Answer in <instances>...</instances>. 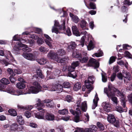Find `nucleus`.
Listing matches in <instances>:
<instances>
[{"mask_svg":"<svg viewBox=\"0 0 132 132\" xmlns=\"http://www.w3.org/2000/svg\"><path fill=\"white\" fill-rule=\"evenodd\" d=\"M33 85L35 86H31L29 88H26L24 90V94H37L40 91L42 87L37 82H35L33 83Z\"/></svg>","mask_w":132,"mask_h":132,"instance_id":"1","label":"nucleus"},{"mask_svg":"<svg viewBox=\"0 0 132 132\" xmlns=\"http://www.w3.org/2000/svg\"><path fill=\"white\" fill-rule=\"evenodd\" d=\"M104 92L111 99L112 101L115 103H117V98L115 96V93L112 91V87L111 85H108V88H104Z\"/></svg>","mask_w":132,"mask_h":132,"instance_id":"2","label":"nucleus"},{"mask_svg":"<svg viewBox=\"0 0 132 132\" xmlns=\"http://www.w3.org/2000/svg\"><path fill=\"white\" fill-rule=\"evenodd\" d=\"M72 56L74 58H79V61L82 63H87L88 60V57L87 56L82 58L81 54L76 51H73Z\"/></svg>","mask_w":132,"mask_h":132,"instance_id":"3","label":"nucleus"},{"mask_svg":"<svg viewBox=\"0 0 132 132\" xmlns=\"http://www.w3.org/2000/svg\"><path fill=\"white\" fill-rule=\"evenodd\" d=\"M107 120L109 122L112 123L116 127H118L119 126V122L118 120L115 118L114 116L112 114H109L107 117Z\"/></svg>","mask_w":132,"mask_h":132,"instance_id":"4","label":"nucleus"},{"mask_svg":"<svg viewBox=\"0 0 132 132\" xmlns=\"http://www.w3.org/2000/svg\"><path fill=\"white\" fill-rule=\"evenodd\" d=\"M87 64L89 67H94L95 69L98 68L100 65L99 63L95 59L92 58L89 60L87 62Z\"/></svg>","mask_w":132,"mask_h":132,"instance_id":"5","label":"nucleus"},{"mask_svg":"<svg viewBox=\"0 0 132 132\" xmlns=\"http://www.w3.org/2000/svg\"><path fill=\"white\" fill-rule=\"evenodd\" d=\"M16 46H17L18 47L16 48L15 47L14 48V49L17 51H18L20 49V47H23L22 49V50L26 52H28V46L25 44L22 43L21 42H19L16 43Z\"/></svg>","mask_w":132,"mask_h":132,"instance_id":"6","label":"nucleus"},{"mask_svg":"<svg viewBox=\"0 0 132 132\" xmlns=\"http://www.w3.org/2000/svg\"><path fill=\"white\" fill-rule=\"evenodd\" d=\"M38 109L39 112L36 113L35 116L36 117L39 119H43L45 115V110L42 108H38Z\"/></svg>","mask_w":132,"mask_h":132,"instance_id":"7","label":"nucleus"},{"mask_svg":"<svg viewBox=\"0 0 132 132\" xmlns=\"http://www.w3.org/2000/svg\"><path fill=\"white\" fill-rule=\"evenodd\" d=\"M52 91H56L58 93L62 92L63 90V87L60 84L53 85L51 88Z\"/></svg>","mask_w":132,"mask_h":132,"instance_id":"8","label":"nucleus"},{"mask_svg":"<svg viewBox=\"0 0 132 132\" xmlns=\"http://www.w3.org/2000/svg\"><path fill=\"white\" fill-rule=\"evenodd\" d=\"M22 55L24 58L28 60L31 61L35 60V56L33 54L31 53H23Z\"/></svg>","mask_w":132,"mask_h":132,"instance_id":"9","label":"nucleus"},{"mask_svg":"<svg viewBox=\"0 0 132 132\" xmlns=\"http://www.w3.org/2000/svg\"><path fill=\"white\" fill-rule=\"evenodd\" d=\"M65 21L63 20V23L60 26L59 24V22L56 20H55L54 26L55 27H58L59 28L60 30H62L64 31L65 29Z\"/></svg>","mask_w":132,"mask_h":132,"instance_id":"10","label":"nucleus"},{"mask_svg":"<svg viewBox=\"0 0 132 132\" xmlns=\"http://www.w3.org/2000/svg\"><path fill=\"white\" fill-rule=\"evenodd\" d=\"M56 62L60 63L62 65L65 66V65L67 63L68 60V57H65L64 58L60 59L58 57Z\"/></svg>","mask_w":132,"mask_h":132,"instance_id":"11","label":"nucleus"},{"mask_svg":"<svg viewBox=\"0 0 132 132\" xmlns=\"http://www.w3.org/2000/svg\"><path fill=\"white\" fill-rule=\"evenodd\" d=\"M111 85V86L112 91V92L114 93H116V94H117V96L120 97H124V95L123 92H120L119 90L115 87H113L111 84L109 85Z\"/></svg>","mask_w":132,"mask_h":132,"instance_id":"12","label":"nucleus"},{"mask_svg":"<svg viewBox=\"0 0 132 132\" xmlns=\"http://www.w3.org/2000/svg\"><path fill=\"white\" fill-rule=\"evenodd\" d=\"M1 82L2 85L1 86V89L5 88L6 85H7L10 83L9 80L5 78H3L1 80Z\"/></svg>","mask_w":132,"mask_h":132,"instance_id":"13","label":"nucleus"},{"mask_svg":"<svg viewBox=\"0 0 132 132\" xmlns=\"http://www.w3.org/2000/svg\"><path fill=\"white\" fill-rule=\"evenodd\" d=\"M44 37L46 39H44V41L46 42L47 44L49 47L50 48H53V46L51 42L49 41L51 40V38L49 36L46 34H45L44 35Z\"/></svg>","mask_w":132,"mask_h":132,"instance_id":"14","label":"nucleus"},{"mask_svg":"<svg viewBox=\"0 0 132 132\" xmlns=\"http://www.w3.org/2000/svg\"><path fill=\"white\" fill-rule=\"evenodd\" d=\"M55 116L54 114L51 113H45L44 119L48 121L53 120L54 119Z\"/></svg>","mask_w":132,"mask_h":132,"instance_id":"15","label":"nucleus"},{"mask_svg":"<svg viewBox=\"0 0 132 132\" xmlns=\"http://www.w3.org/2000/svg\"><path fill=\"white\" fill-rule=\"evenodd\" d=\"M43 103H46V105L47 107L52 108L53 107L54 103L52 100L51 99H45L43 101Z\"/></svg>","mask_w":132,"mask_h":132,"instance_id":"16","label":"nucleus"},{"mask_svg":"<svg viewBox=\"0 0 132 132\" xmlns=\"http://www.w3.org/2000/svg\"><path fill=\"white\" fill-rule=\"evenodd\" d=\"M75 68L73 67L72 66H63L62 70L64 71H69V72H74L75 71Z\"/></svg>","mask_w":132,"mask_h":132,"instance_id":"17","label":"nucleus"},{"mask_svg":"<svg viewBox=\"0 0 132 132\" xmlns=\"http://www.w3.org/2000/svg\"><path fill=\"white\" fill-rule=\"evenodd\" d=\"M96 126H90L89 128H85V132H96Z\"/></svg>","mask_w":132,"mask_h":132,"instance_id":"18","label":"nucleus"},{"mask_svg":"<svg viewBox=\"0 0 132 132\" xmlns=\"http://www.w3.org/2000/svg\"><path fill=\"white\" fill-rule=\"evenodd\" d=\"M72 29L73 34L77 36H79L80 34L79 31L76 26H73L72 27Z\"/></svg>","mask_w":132,"mask_h":132,"instance_id":"19","label":"nucleus"},{"mask_svg":"<svg viewBox=\"0 0 132 132\" xmlns=\"http://www.w3.org/2000/svg\"><path fill=\"white\" fill-rule=\"evenodd\" d=\"M47 56L50 59H53L55 60L56 62L59 57L57 55L54 53V52H50L48 55Z\"/></svg>","mask_w":132,"mask_h":132,"instance_id":"20","label":"nucleus"},{"mask_svg":"<svg viewBox=\"0 0 132 132\" xmlns=\"http://www.w3.org/2000/svg\"><path fill=\"white\" fill-rule=\"evenodd\" d=\"M96 125V131L97 130L100 131H102L104 129V127L103 125L101 122H98L97 123Z\"/></svg>","mask_w":132,"mask_h":132,"instance_id":"21","label":"nucleus"},{"mask_svg":"<svg viewBox=\"0 0 132 132\" xmlns=\"http://www.w3.org/2000/svg\"><path fill=\"white\" fill-rule=\"evenodd\" d=\"M37 75H34V77L36 78H38V77L42 78L43 77V75L42 74V71L40 69H38L36 71Z\"/></svg>","mask_w":132,"mask_h":132,"instance_id":"22","label":"nucleus"},{"mask_svg":"<svg viewBox=\"0 0 132 132\" xmlns=\"http://www.w3.org/2000/svg\"><path fill=\"white\" fill-rule=\"evenodd\" d=\"M79 24L80 27L84 29H86V26L88 25L87 22L84 19L80 21Z\"/></svg>","mask_w":132,"mask_h":132,"instance_id":"23","label":"nucleus"},{"mask_svg":"<svg viewBox=\"0 0 132 132\" xmlns=\"http://www.w3.org/2000/svg\"><path fill=\"white\" fill-rule=\"evenodd\" d=\"M18 125L16 123H14L11 126L10 131L11 132H14L17 130Z\"/></svg>","mask_w":132,"mask_h":132,"instance_id":"24","label":"nucleus"},{"mask_svg":"<svg viewBox=\"0 0 132 132\" xmlns=\"http://www.w3.org/2000/svg\"><path fill=\"white\" fill-rule=\"evenodd\" d=\"M7 56H6V59L10 60V61L12 62H13L14 60V59L13 58V57L11 52L9 51H8L7 52Z\"/></svg>","mask_w":132,"mask_h":132,"instance_id":"25","label":"nucleus"},{"mask_svg":"<svg viewBox=\"0 0 132 132\" xmlns=\"http://www.w3.org/2000/svg\"><path fill=\"white\" fill-rule=\"evenodd\" d=\"M76 44L75 42H71L70 43V44L68 46V48L70 49L71 51H72L75 49L76 46Z\"/></svg>","mask_w":132,"mask_h":132,"instance_id":"26","label":"nucleus"},{"mask_svg":"<svg viewBox=\"0 0 132 132\" xmlns=\"http://www.w3.org/2000/svg\"><path fill=\"white\" fill-rule=\"evenodd\" d=\"M16 120L20 125H23L24 123V121L21 116H17Z\"/></svg>","mask_w":132,"mask_h":132,"instance_id":"27","label":"nucleus"},{"mask_svg":"<svg viewBox=\"0 0 132 132\" xmlns=\"http://www.w3.org/2000/svg\"><path fill=\"white\" fill-rule=\"evenodd\" d=\"M104 111L107 112L110 111L111 109L110 105L106 102L104 103Z\"/></svg>","mask_w":132,"mask_h":132,"instance_id":"28","label":"nucleus"},{"mask_svg":"<svg viewBox=\"0 0 132 132\" xmlns=\"http://www.w3.org/2000/svg\"><path fill=\"white\" fill-rule=\"evenodd\" d=\"M16 86L18 88L22 89L26 87V85L23 82H20L16 84Z\"/></svg>","mask_w":132,"mask_h":132,"instance_id":"29","label":"nucleus"},{"mask_svg":"<svg viewBox=\"0 0 132 132\" xmlns=\"http://www.w3.org/2000/svg\"><path fill=\"white\" fill-rule=\"evenodd\" d=\"M81 86V83L77 82L74 85L73 90L75 91H77L80 89Z\"/></svg>","mask_w":132,"mask_h":132,"instance_id":"30","label":"nucleus"},{"mask_svg":"<svg viewBox=\"0 0 132 132\" xmlns=\"http://www.w3.org/2000/svg\"><path fill=\"white\" fill-rule=\"evenodd\" d=\"M8 112L11 116H15L17 115L16 111L15 110L13 109H10L8 111Z\"/></svg>","mask_w":132,"mask_h":132,"instance_id":"31","label":"nucleus"},{"mask_svg":"<svg viewBox=\"0 0 132 132\" xmlns=\"http://www.w3.org/2000/svg\"><path fill=\"white\" fill-rule=\"evenodd\" d=\"M58 112L60 114L66 115L68 113V111L67 109H64L63 110H59Z\"/></svg>","mask_w":132,"mask_h":132,"instance_id":"32","label":"nucleus"},{"mask_svg":"<svg viewBox=\"0 0 132 132\" xmlns=\"http://www.w3.org/2000/svg\"><path fill=\"white\" fill-rule=\"evenodd\" d=\"M38 63L40 65L44 64L47 62V60L44 58H42L38 60L37 61Z\"/></svg>","mask_w":132,"mask_h":132,"instance_id":"33","label":"nucleus"},{"mask_svg":"<svg viewBox=\"0 0 132 132\" xmlns=\"http://www.w3.org/2000/svg\"><path fill=\"white\" fill-rule=\"evenodd\" d=\"M67 75L69 77H72L74 78H76L77 76V75L75 72H68L67 74Z\"/></svg>","mask_w":132,"mask_h":132,"instance_id":"34","label":"nucleus"},{"mask_svg":"<svg viewBox=\"0 0 132 132\" xmlns=\"http://www.w3.org/2000/svg\"><path fill=\"white\" fill-rule=\"evenodd\" d=\"M116 108L117 111L120 113L123 112H126L127 111L126 110V109H123L122 108L121 106H116Z\"/></svg>","mask_w":132,"mask_h":132,"instance_id":"35","label":"nucleus"},{"mask_svg":"<svg viewBox=\"0 0 132 132\" xmlns=\"http://www.w3.org/2000/svg\"><path fill=\"white\" fill-rule=\"evenodd\" d=\"M7 71L8 73L10 74V76H15V73H14V70L8 68Z\"/></svg>","mask_w":132,"mask_h":132,"instance_id":"36","label":"nucleus"},{"mask_svg":"<svg viewBox=\"0 0 132 132\" xmlns=\"http://www.w3.org/2000/svg\"><path fill=\"white\" fill-rule=\"evenodd\" d=\"M43 103H42L40 100L38 99L37 101V103L35 105V106L36 107L40 106V107L43 106Z\"/></svg>","mask_w":132,"mask_h":132,"instance_id":"37","label":"nucleus"},{"mask_svg":"<svg viewBox=\"0 0 132 132\" xmlns=\"http://www.w3.org/2000/svg\"><path fill=\"white\" fill-rule=\"evenodd\" d=\"M65 53V52L64 50L63 49H60L58 51L57 54L58 55L62 56L64 55Z\"/></svg>","mask_w":132,"mask_h":132,"instance_id":"38","label":"nucleus"},{"mask_svg":"<svg viewBox=\"0 0 132 132\" xmlns=\"http://www.w3.org/2000/svg\"><path fill=\"white\" fill-rule=\"evenodd\" d=\"M63 88H69L71 86V84L68 82H64L63 84Z\"/></svg>","mask_w":132,"mask_h":132,"instance_id":"39","label":"nucleus"},{"mask_svg":"<svg viewBox=\"0 0 132 132\" xmlns=\"http://www.w3.org/2000/svg\"><path fill=\"white\" fill-rule=\"evenodd\" d=\"M94 48V47L93 42L92 40H90L89 41V42L88 46V50H91L93 49Z\"/></svg>","mask_w":132,"mask_h":132,"instance_id":"40","label":"nucleus"},{"mask_svg":"<svg viewBox=\"0 0 132 132\" xmlns=\"http://www.w3.org/2000/svg\"><path fill=\"white\" fill-rule=\"evenodd\" d=\"M106 74L105 73H104L103 74L102 73H101L102 80L104 82H105L107 81V76H106Z\"/></svg>","mask_w":132,"mask_h":132,"instance_id":"41","label":"nucleus"},{"mask_svg":"<svg viewBox=\"0 0 132 132\" xmlns=\"http://www.w3.org/2000/svg\"><path fill=\"white\" fill-rule=\"evenodd\" d=\"M124 54L125 56L132 59V55L129 52L127 51H126L125 52Z\"/></svg>","mask_w":132,"mask_h":132,"instance_id":"42","label":"nucleus"},{"mask_svg":"<svg viewBox=\"0 0 132 132\" xmlns=\"http://www.w3.org/2000/svg\"><path fill=\"white\" fill-rule=\"evenodd\" d=\"M44 42L43 39L42 38H39V37L37 39V43L38 45H42Z\"/></svg>","mask_w":132,"mask_h":132,"instance_id":"43","label":"nucleus"},{"mask_svg":"<svg viewBox=\"0 0 132 132\" xmlns=\"http://www.w3.org/2000/svg\"><path fill=\"white\" fill-rule=\"evenodd\" d=\"M34 31L36 33L41 34L42 33V30L40 28H36L34 29Z\"/></svg>","mask_w":132,"mask_h":132,"instance_id":"44","label":"nucleus"},{"mask_svg":"<svg viewBox=\"0 0 132 132\" xmlns=\"http://www.w3.org/2000/svg\"><path fill=\"white\" fill-rule=\"evenodd\" d=\"M30 35L31 38L35 40H37L39 37L38 36L35 34L30 33Z\"/></svg>","mask_w":132,"mask_h":132,"instance_id":"45","label":"nucleus"},{"mask_svg":"<svg viewBox=\"0 0 132 132\" xmlns=\"http://www.w3.org/2000/svg\"><path fill=\"white\" fill-rule=\"evenodd\" d=\"M65 100L69 102L72 101V96L70 95H67L65 98Z\"/></svg>","mask_w":132,"mask_h":132,"instance_id":"46","label":"nucleus"},{"mask_svg":"<svg viewBox=\"0 0 132 132\" xmlns=\"http://www.w3.org/2000/svg\"><path fill=\"white\" fill-rule=\"evenodd\" d=\"M52 32H54L57 34L58 33H60L58 29L56 27L53 26L52 29Z\"/></svg>","mask_w":132,"mask_h":132,"instance_id":"47","label":"nucleus"},{"mask_svg":"<svg viewBox=\"0 0 132 132\" xmlns=\"http://www.w3.org/2000/svg\"><path fill=\"white\" fill-rule=\"evenodd\" d=\"M72 19L73 21L76 23H77L80 21V19L76 15L73 16Z\"/></svg>","mask_w":132,"mask_h":132,"instance_id":"48","label":"nucleus"},{"mask_svg":"<svg viewBox=\"0 0 132 132\" xmlns=\"http://www.w3.org/2000/svg\"><path fill=\"white\" fill-rule=\"evenodd\" d=\"M116 57L114 56H112L111 57L109 61V64H111L114 62L115 61L116 59Z\"/></svg>","mask_w":132,"mask_h":132,"instance_id":"49","label":"nucleus"},{"mask_svg":"<svg viewBox=\"0 0 132 132\" xmlns=\"http://www.w3.org/2000/svg\"><path fill=\"white\" fill-rule=\"evenodd\" d=\"M131 47V46H129L127 44L123 45V49L124 50H129L130 49Z\"/></svg>","mask_w":132,"mask_h":132,"instance_id":"50","label":"nucleus"},{"mask_svg":"<svg viewBox=\"0 0 132 132\" xmlns=\"http://www.w3.org/2000/svg\"><path fill=\"white\" fill-rule=\"evenodd\" d=\"M79 62L77 61L75 62H72L71 64V65L75 69L76 67L79 65Z\"/></svg>","mask_w":132,"mask_h":132,"instance_id":"51","label":"nucleus"},{"mask_svg":"<svg viewBox=\"0 0 132 132\" xmlns=\"http://www.w3.org/2000/svg\"><path fill=\"white\" fill-rule=\"evenodd\" d=\"M89 6L90 8L92 9H96V5L94 3L90 2Z\"/></svg>","mask_w":132,"mask_h":132,"instance_id":"52","label":"nucleus"},{"mask_svg":"<svg viewBox=\"0 0 132 132\" xmlns=\"http://www.w3.org/2000/svg\"><path fill=\"white\" fill-rule=\"evenodd\" d=\"M14 76H10L9 77V79L11 82L12 84H14L16 81V79Z\"/></svg>","mask_w":132,"mask_h":132,"instance_id":"53","label":"nucleus"},{"mask_svg":"<svg viewBox=\"0 0 132 132\" xmlns=\"http://www.w3.org/2000/svg\"><path fill=\"white\" fill-rule=\"evenodd\" d=\"M14 73H15V75L19 74L21 73L22 72L21 71L20 69H14Z\"/></svg>","mask_w":132,"mask_h":132,"instance_id":"54","label":"nucleus"},{"mask_svg":"<svg viewBox=\"0 0 132 132\" xmlns=\"http://www.w3.org/2000/svg\"><path fill=\"white\" fill-rule=\"evenodd\" d=\"M79 119V116L78 115H76L74 118L73 120L76 122H78L80 121Z\"/></svg>","mask_w":132,"mask_h":132,"instance_id":"55","label":"nucleus"},{"mask_svg":"<svg viewBox=\"0 0 132 132\" xmlns=\"http://www.w3.org/2000/svg\"><path fill=\"white\" fill-rule=\"evenodd\" d=\"M24 116L28 118H30L31 116V114L30 112H29L27 111H26L24 113Z\"/></svg>","mask_w":132,"mask_h":132,"instance_id":"56","label":"nucleus"},{"mask_svg":"<svg viewBox=\"0 0 132 132\" xmlns=\"http://www.w3.org/2000/svg\"><path fill=\"white\" fill-rule=\"evenodd\" d=\"M121 11L123 12L127 13L128 10V8L126 6H124L121 8Z\"/></svg>","mask_w":132,"mask_h":132,"instance_id":"57","label":"nucleus"},{"mask_svg":"<svg viewBox=\"0 0 132 132\" xmlns=\"http://www.w3.org/2000/svg\"><path fill=\"white\" fill-rule=\"evenodd\" d=\"M85 41V37L84 36H83L81 37L80 41V45H81L82 47L84 45Z\"/></svg>","mask_w":132,"mask_h":132,"instance_id":"58","label":"nucleus"},{"mask_svg":"<svg viewBox=\"0 0 132 132\" xmlns=\"http://www.w3.org/2000/svg\"><path fill=\"white\" fill-rule=\"evenodd\" d=\"M116 76V74L113 73L110 77V80L111 81H113L115 79Z\"/></svg>","mask_w":132,"mask_h":132,"instance_id":"59","label":"nucleus"},{"mask_svg":"<svg viewBox=\"0 0 132 132\" xmlns=\"http://www.w3.org/2000/svg\"><path fill=\"white\" fill-rule=\"evenodd\" d=\"M128 0H125L123 2V4L126 6H129L131 5Z\"/></svg>","mask_w":132,"mask_h":132,"instance_id":"60","label":"nucleus"},{"mask_svg":"<svg viewBox=\"0 0 132 132\" xmlns=\"http://www.w3.org/2000/svg\"><path fill=\"white\" fill-rule=\"evenodd\" d=\"M1 63L3 65L5 66H7L9 64V62H8L6 60H2L1 61Z\"/></svg>","mask_w":132,"mask_h":132,"instance_id":"61","label":"nucleus"},{"mask_svg":"<svg viewBox=\"0 0 132 132\" xmlns=\"http://www.w3.org/2000/svg\"><path fill=\"white\" fill-rule=\"evenodd\" d=\"M123 77L127 79L128 80H130V79L131 77L130 74L129 73L126 72L125 74V76H123Z\"/></svg>","mask_w":132,"mask_h":132,"instance_id":"62","label":"nucleus"},{"mask_svg":"<svg viewBox=\"0 0 132 132\" xmlns=\"http://www.w3.org/2000/svg\"><path fill=\"white\" fill-rule=\"evenodd\" d=\"M29 126L32 127L34 128H36L37 126V124L35 123L34 122H31L29 124Z\"/></svg>","mask_w":132,"mask_h":132,"instance_id":"63","label":"nucleus"},{"mask_svg":"<svg viewBox=\"0 0 132 132\" xmlns=\"http://www.w3.org/2000/svg\"><path fill=\"white\" fill-rule=\"evenodd\" d=\"M66 34H67L69 36H70L71 35V32L70 29L69 28H68L66 30Z\"/></svg>","mask_w":132,"mask_h":132,"instance_id":"64","label":"nucleus"}]
</instances>
